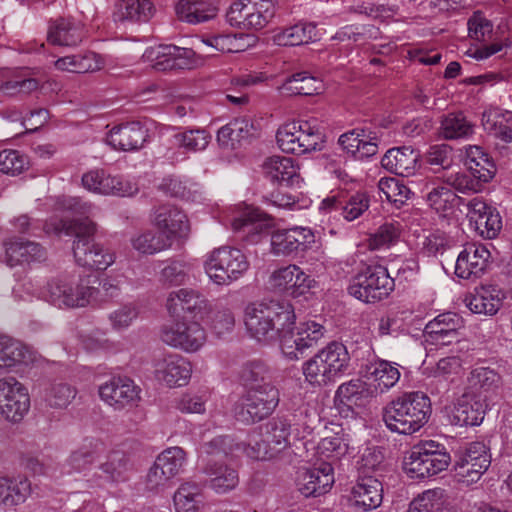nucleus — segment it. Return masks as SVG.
Returning a JSON list of instances; mask_svg holds the SVG:
<instances>
[{
    "label": "nucleus",
    "mask_w": 512,
    "mask_h": 512,
    "mask_svg": "<svg viewBox=\"0 0 512 512\" xmlns=\"http://www.w3.org/2000/svg\"><path fill=\"white\" fill-rule=\"evenodd\" d=\"M140 388L126 376H113L98 387V394L114 410L132 407L140 400Z\"/></svg>",
    "instance_id": "b1692460"
},
{
    "label": "nucleus",
    "mask_w": 512,
    "mask_h": 512,
    "mask_svg": "<svg viewBox=\"0 0 512 512\" xmlns=\"http://www.w3.org/2000/svg\"><path fill=\"white\" fill-rule=\"evenodd\" d=\"M342 149L357 160H364L378 151V138L375 133L354 129L342 134L338 140Z\"/></svg>",
    "instance_id": "72a5a7b5"
},
{
    "label": "nucleus",
    "mask_w": 512,
    "mask_h": 512,
    "mask_svg": "<svg viewBox=\"0 0 512 512\" xmlns=\"http://www.w3.org/2000/svg\"><path fill=\"white\" fill-rule=\"evenodd\" d=\"M166 309L171 316L189 313L193 317L204 319L211 310V303L199 291L190 288H180L171 291L166 299Z\"/></svg>",
    "instance_id": "393cba45"
},
{
    "label": "nucleus",
    "mask_w": 512,
    "mask_h": 512,
    "mask_svg": "<svg viewBox=\"0 0 512 512\" xmlns=\"http://www.w3.org/2000/svg\"><path fill=\"white\" fill-rule=\"evenodd\" d=\"M490 251L484 244L473 242L464 245L455 263V275L461 279L479 278L488 266Z\"/></svg>",
    "instance_id": "bb28decb"
},
{
    "label": "nucleus",
    "mask_w": 512,
    "mask_h": 512,
    "mask_svg": "<svg viewBox=\"0 0 512 512\" xmlns=\"http://www.w3.org/2000/svg\"><path fill=\"white\" fill-rule=\"evenodd\" d=\"M332 464L323 462L318 467L308 469L300 480V491L306 497L327 493L334 483Z\"/></svg>",
    "instance_id": "4c0bfd02"
},
{
    "label": "nucleus",
    "mask_w": 512,
    "mask_h": 512,
    "mask_svg": "<svg viewBox=\"0 0 512 512\" xmlns=\"http://www.w3.org/2000/svg\"><path fill=\"white\" fill-rule=\"evenodd\" d=\"M54 65L57 70L64 72L87 73L103 68L104 60L94 52H87L61 57L55 61Z\"/></svg>",
    "instance_id": "3c124183"
},
{
    "label": "nucleus",
    "mask_w": 512,
    "mask_h": 512,
    "mask_svg": "<svg viewBox=\"0 0 512 512\" xmlns=\"http://www.w3.org/2000/svg\"><path fill=\"white\" fill-rule=\"evenodd\" d=\"M506 292L497 285H482L467 294L463 300L466 308L473 314L494 316L502 308Z\"/></svg>",
    "instance_id": "cd10ccee"
},
{
    "label": "nucleus",
    "mask_w": 512,
    "mask_h": 512,
    "mask_svg": "<svg viewBox=\"0 0 512 512\" xmlns=\"http://www.w3.org/2000/svg\"><path fill=\"white\" fill-rule=\"evenodd\" d=\"M467 216L471 226L483 238L493 239L502 229V219L497 209L480 198H473L467 204Z\"/></svg>",
    "instance_id": "a878e982"
},
{
    "label": "nucleus",
    "mask_w": 512,
    "mask_h": 512,
    "mask_svg": "<svg viewBox=\"0 0 512 512\" xmlns=\"http://www.w3.org/2000/svg\"><path fill=\"white\" fill-rule=\"evenodd\" d=\"M278 403L279 392L271 382L248 388L242 399V409L239 412V417L247 423L260 421L270 415Z\"/></svg>",
    "instance_id": "a211bd4d"
},
{
    "label": "nucleus",
    "mask_w": 512,
    "mask_h": 512,
    "mask_svg": "<svg viewBox=\"0 0 512 512\" xmlns=\"http://www.w3.org/2000/svg\"><path fill=\"white\" fill-rule=\"evenodd\" d=\"M373 392L366 384L359 379L342 383L334 395V405L340 413H348L354 407L364 405L366 399L372 396Z\"/></svg>",
    "instance_id": "ea45409f"
},
{
    "label": "nucleus",
    "mask_w": 512,
    "mask_h": 512,
    "mask_svg": "<svg viewBox=\"0 0 512 512\" xmlns=\"http://www.w3.org/2000/svg\"><path fill=\"white\" fill-rule=\"evenodd\" d=\"M210 140L211 135L204 129H191L174 135L175 144L189 152L206 149Z\"/></svg>",
    "instance_id": "0e129e2a"
},
{
    "label": "nucleus",
    "mask_w": 512,
    "mask_h": 512,
    "mask_svg": "<svg viewBox=\"0 0 512 512\" xmlns=\"http://www.w3.org/2000/svg\"><path fill=\"white\" fill-rule=\"evenodd\" d=\"M150 222L162 235L168 237L172 246L175 242L187 240L191 232L187 214L173 204L155 207L150 214Z\"/></svg>",
    "instance_id": "dca6fc26"
},
{
    "label": "nucleus",
    "mask_w": 512,
    "mask_h": 512,
    "mask_svg": "<svg viewBox=\"0 0 512 512\" xmlns=\"http://www.w3.org/2000/svg\"><path fill=\"white\" fill-rule=\"evenodd\" d=\"M462 327L463 320L456 313L446 312L434 317L426 324L423 331L426 352L429 354L457 344Z\"/></svg>",
    "instance_id": "ddd939ff"
},
{
    "label": "nucleus",
    "mask_w": 512,
    "mask_h": 512,
    "mask_svg": "<svg viewBox=\"0 0 512 512\" xmlns=\"http://www.w3.org/2000/svg\"><path fill=\"white\" fill-rule=\"evenodd\" d=\"M83 36V25L80 22L62 18L50 24L47 40L53 45L72 46L81 42Z\"/></svg>",
    "instance_id": "49530a36"
},
{
    "label": "nucleus",
    "mask_w": 512,
    "mask_h": 512,
    "mask_svg": "<svg viewBox=\"0 0 512 512\" xmlns=\"http://www.w3.org/2000/svg\"><path fill=\"white\" fill-rule=\"evenodd\" d=\"M378 189L385 199L396 207L402 206L410 198V189L399 179L392 177L381 178Z\"/></svg>",
    "instance_id": "680f3d73"
},
{
    "label": "nucleus",
    "mask_w": 512,
    "mask_h": 512,
    "mask_svg": "<svg viewBox=\"0 0 512 512\" xmlns=\"http://www.w3.org/2000/svg\"><path fill=\"white\" fill-rule=\"evenodd\" d=\"M93 206L75 197L62 196L54 201V211L71 213L72 220L51 218L43 227L47 235H74L73 254L78 265L90 269L106 270L115 262V254L101 244L95 242L93 235L95 224L88 220Z\"/></svg>",
    "instance_id": "f257e3e1"
},
{
    "label": "nucleus",
    "mask_w": 512,
    "mask_h": 512,
    "mask_svg": "<svg viewBox=\"0 0 512 512\" xmlns=\"http://www.w3.org/2000/svg\"><path fill=\"white\" fill-rule=\"evenodd\" d=\"M322 324L309 320L288 328L281 336V351L289 360H297L305 350L315 346L325 335Z\"/></svg>",
    "instance_id": "f3484780"
},
{
    "label": "nucleus",
    "mask_w": 512,
    "mask_h": 512,
    "mask_svg": "<svg viewBox=\"0 0 512 512\" xmlns=\"http://www.w3.org/2000/svg\"><path fill=\"white\" fill-rule=\"evenodd\" d=\"M142 58L144 62L158 71L192 69L199 63L192 49L175 45L149 47L143 53Z\"/></svg>",
    "instance_id": "4be33fe9"
},
{
    "label": "nucleus",
    "mask_w": 512,
    "mask_h": 512,
    "mask_svg": "<svg viewBox=\"0 0 512 512\" xmlns=\"http://www.w3.org/2000/svg\"><path fill=\"white\" fill-rule=\"evenodd\" d=\"M502 385V377L497 370L488 366H476L466 379V392L487 396L495 393Z\"/></svg>",
    "instance_id": "c03bdc74"
},
{
    "label": "nucleus",
    "mask_w": 512,
    "mask_h": 512,
    "mask_svg": "<svg viewBox=\"0 0 512 512\" xmlns=\"http://www.w3.org/2000/svg\"><path fill=\"white\" fill-rule=\"evenodd\" d=\"M265 176L273 182L291 187H300L302 179L298 166L290 157L272 156L263 163Z\"/></svg>",
    "instance_id": "e433bc0d"
},
{
    "label": "nucleus",
    "mask_w": 512,
    "mask_h": 512,
    "mask_svg": "<svg viewBox=\"0 0 512 512\" xmlns=\"http://www.w3.org/2000/svg\"><path fill=\"white\" fill-rule=\"evenodd\" d=\"M355 450L351 436L343 428L333 435L323 437L316 446V454L321 460L337 461Z\"/></svg>",
    "instance_id": "79ce46f5"
},
{
    "label": "nucleus",
    "mask_w": 512,
    "mask_h": 512,
    "mask_svg": "<svg viewBox=\"0 0 512 512\" xmlns=\"http://www.w3.org/2000/svg\"><path fill=\"white\" fill-rule=\"evenodd\" d=\"M487 396L465 392L457 399L451 411V422L458 426H478L488 410Z\"/></svg>",
    "instance_id": "c756f323"
},
{
    "label": "nucleus",
    "mask_w": 512,
    "mask_h": 512,
    "mask_svg": "<svg viewBox=\"0 0 512 512\" xmlns=\"http://www.w3.org/2000/svg\"><path fill=\"white\" fill-rule=\"evenodd\" d=\"M275 12L273 0H238L229 7L226 20L232 27L261 30L273 19Z\"/></svg>",
    "instance_id": "9d476101"
},
{
    "label": "nucleus",
    "mask_w": 512,
    "mask_h": 512,
    "mask_svg": "<svg viewBox=\"0 0 512 512\" xmlns=\"http://www.w3.org/2000/svg\"><path fill=\"white\" fill-rule=\"evenodd\" d=\"M430 410V399L425 394L406 393L385 406L383 421L391 432L411 435L427 423Z\"/></svg>",
    "instance_id": "7ed1b4c3"
},
{
    "label": "nucleus",
    "mask_w": 512,
    "mask_h": 512,
    "mask_svg": "<svg viewBox=\"0 0 512 512\" xmlns=\"http://www.w3.org/2000/svg\"><path fill=\"white\" fill-rule=\"evenodd\" d=\"M458 198L446 187H434L427 193L426 201L431 208L443 216L448 215L455 207Z\"/></svg>",
    "instance_id": "69168bd1"
},
{
    "label": "nucleus",
    "mask_w": 512,
    "mask_h": 512,
    "mask_svg": "<svg viewBox=\"0 0 512 512\" xmlns=\"http://www.w3.org/2000/svg\"><path fill=\"white\" fill-rule=\"evenodd\" d=\"M403 231L404 226L401 222L385 221L369 235L367 245L371 250L388 249L400 241Z\"/></svg>",
    "instance_id": "5fc2aeb1"
},
{
    "label": "nucleus",
    "mask_w": 512,
    "mask_h": 512,
    "mask_svg": "<svg viewBox=\"0 0 512 512\" xmlns=\"http://www.w3.org/2000/svg\"><path fill=\"white\" fill-rule=\"evenodd\" d=\"M400 376L398 364L387 360L372 362L366 365L364 371V377L373 386L370 389L373 395L390 390L398 383Z\"/></svg>",
    "instance_id": "f704fd0d"
},
{
    "label": "nucleus",
    "mask_w": 512,
    "mask_h": 512,
    "mask_svg": "<svg viewBox=\"0 0 512 512\" xmlns=\"http://www.w3.org/2000/svg\"><path fill=\"white\" fill-rule=\"evenodd\" d=\"M440 134L445 139L465 138L472 134V125L462 113H450L441 121Z\"/></svg>",
    "instance_id": "052dcab7"
},
{
    "label": "nucleus",
    "mask_w": 512,
    "mask_h": 512,
    "mask_svg": "<svg viewBox=\"0 0 512 512\" xmlns=\"http://www.w3.org/2000/svg\"><path fill=\"white\" fill-rule=\"evenodd\" d=\"M30 409L28 389L16 378H0V414L12 423L20 422Z\"/></svg>",
    "instance_id": "aec40b11"
},
{
    "label": "nucleus",
    "mask_w": 512,
    "mask_h": 512,
    "mask_svg": "<svg viewBox=\"0 0 512 512\" xmlns=\"http://www.w3.org/2000/svg\"><path fill=\"white\" fill-rule=\"evenodd\" d=\"M77 390L65 382L54 383L46 394L47 403L53 408H67L75 399Z\"/></svg>",
    "instance_id": "774afa93"
},
{
    "label": "nucleus",
    "mask_w": 512,
    "mask_h": 512,
    "mask_svg": "<svg viewBox=\"0 0 512 512\" xmlns=\"http://www.w3.org/2000/svg\"><path fill=\"white\" fill-rule=\"evenodd\" d=\"M2 249L0 260L10 267L41 262L46 258V250L39 243L15 237L5 240Z\"/></svg>",
    "instance_id": "c85d7f7f"
},
{
    "label": "nucleus",
    "mask_w": 512,
    "mask_h": 512,
    "mask_svg": "<svg viewBox=\"0 0 512 512\" xmlns=\"http://www.w3.org/2000/svg\"><path fill=\"white\" fill-rule=\"evenodd\" d=\"M99 470L107 481L122 482L128 478L129 460L122 452L115 451L110 453L106 460L100 464Z\"/></svg>",
    "instance_id": "bf43d9fd"
},
{
    "label": "nucleus",
    "mask_w": 512,
    "mask_h": 512,
    "mask_svg": "<svg viewBox=\"0 0 512 512\" xmlns=\"http://www.w3.org/2000/svg\"><path fill=\"white\" fill-rule=\"evenodd\" d=\"M350 365L347 347L331 342L302 364L305 381L314 387H324L346 373Z\"/></svg>",
    "instance_id": "20e7f679"
},
{
    "label": "nucleus",
    "mask_w": 512,
    "mask_h": 512,
    "mask_svg": "<svg viewBox=\"0 0 512 512\" xmlns=\"http://www.w3.org/2000/svg\"><path fill=\"white\" fill-rule=\"evenodd\" d=\"M81 183L87 191L103 196H133L138 192L134 179L116 176L103 169H93L83 174Z\"/></svg>",
    "instance_id": "412c9836"
},
{
    "label": "nucleus",
    "mask_w": 512,
    "mask_h": 512,
    "mask_svg": "<svg viewBox=\"0 0 512 512\" xmlns=\"http://www.w3.org/2000/svg\"><path fill=\"white\" fill-rule=\"evenodd\" d=\"M383 500L382 483L373 477H362L353 486L351 502L358 511L366 512L379 507Z\"/></svg>",
    "instance_id": "c9c22d12"
},
{
    "label": "nucleus",
    "mask_w": 512,
    "mask_h": 512,
    "mask_svg": "<svg viewBox=\"0 0 512 512\" xmlns=\"http://www.w3.org/2000/svg\"><path fill=\"white\" fill-rule=\"evenodd\" d=\"M160 338L172 348L185 353H196L204 347L207 333L198 321L183 317L163 325Z\"/></svg>",
    "instance_id": "9b49d317"
},
{
    "label": "nucleus",
    "mask_w": 512,
    "mask_h": 512,
    "mask_svg": "<svg viewBox=\"0 0 512 512\" xmlns=\"http://www.w3.org/2000/svg\"><path fill=\"white\" fill-rule=\"evenodd\" d=\"M296 315L290 303L260 300L246 305L243 322L248 334L257 341L268 342L279 338L295 324Z\"/></svg>",
    "instance_id": "f03ea898"
},
{
    "label": "nucleus",
    "mask_w": 512,
    "mask_h": 512,
    "mask_svg": "<svg viewBox=\"0 0 512 512\" xmlns=\"http://www.w3.org/2000/svg\"><path fill=\"white\" fill-rule=\"evenodd\" d=\"M98 289L79 274L61 275L51 279L44 291L45 300L59 309L85 308L97 302Z\"/></svg>",
    "instance_id": "39448f33"
},
{
    "label": "nucleus",
    "mask_w": 512,
    "mask_h": 512,
    "mask_svg": "<svg viewBox=\"0 0 512 512\" xmlns=\"http://www.w3.org/2000/svg\"><path fill=\"white\" fill-rule=\"evenodd\" d=\"M394 279L380 265L368 266L353 277L348 291L350 295L365 303L386 298L394 290Z\"/></svg>",
    "instance_id": "1a4fd4ad"
},
{
    "label": "nucleus",
    "mask_w": 512,
    "mask_h": 512,
    "mask_svg": "<svg viewBox=\"0 0 512 512\" xmlns=\"http://www.w3.org/2000/svg\"><path fill=\"white\" fill-rule=\"evenodd\" d=\"M250 268L245 253L233 246L223 245L207 252L203 269L209 281L217 286H229L242 278Z\"/></svg>",
    "instance_id": "423d86ee"
},
{
    "label": "nucleus",
    "mask_w": 512,
    "mask_h": 512,
    "mask_svg": "<svg viewBox=\"0 0 512 512\" xmlns=\"http://www.w3.org/2000/svg\"><path fill=\"white\" fill-rule=\"evenodd\" d=\"M209 316V325L217 336H222L233 330L235 326V318L230 308L225 306H211V310L205 315Z\"/></svg>",
    "instance_id": "338daca9"
},
{
    "label": "nucleus",
    "mask_w": 512,
    "mask_h": 512,
    "mask_svg": "<svg viewBox=\"0 0 512 512\" xmlns=\"http://www.w3.org/2000/svg\"><path fill=\"white\" fill-rule=\"evenodd\" d=\"M172 479L178 475L186 463V453L178 446L162 451L154 461Z\"/></svg>",
    "instance_id": "e2e57ef3"
},
{
    "label": "nucleus",
    "mask_w": 512,
    "mask_h": 512,
    "mask_svg": "<svg viewBox=\"0 0 512 512\" xmlns=\"http://www.w3.org/2000/svg\"><path fill=\"white\" fill-rule=\"evenodd\" d=\"M147 130L139 122H129L114 126L106 136V143L119 151H136L143 147Z\"/></svg>",
    "instance_id": "473e14b6"
},
{
    "label": "nucleus",
    "mask_w": 512,
    "mask_h": 512,
    "mask_svg": "<svg viewBox=\"0 0 512 512\" xmlns=\"http://www.w3.org/2000/svg\"><path fill=\"white\" fill-rule=\"evenodd\" d=\"M491 458L482 442L470 443L459 452L454 464V478L464 486L477 483L490 466Z\"/></svg>",
    "instance_id": "4468645a"
},
{
    "label": "nucleus",
    "mask_w": 512,
    "mask_h": 512,
    "mask_svg": "<svg viewBox=\"0 0 512 512\" xmlns=\"http://www.w3.org/2000/svg\"><path fill=\"white\" fill-rule=\"evenodd\" d=\"M130 243L135 251L144 255H154L166 251L172 247L168 237L156 231L146 229L139 231L130 239Z\"/></svg>",
    "instance_id": "864d4df0"
},
{
    "label": "nucleus",
    "mask_w": 512,
    "mask_h": 512,
    "mask_svg": "<svg viewBox=\"0 0 512 512\" xmlns=\"http://www.w3.org/2000/svg\"><path fill=\"white\" fill-rule=\"evenodd\" d=\"M264 441L279 454L289 446L291 424L283 418H273L263 427Z\"/></svg>",
    "instance_id": "13d9d810"
},
{
    "label": "nucleus",
    "mask_w": 512,
    "mask_h": 512,
    "mask_svg": "<svg viewBox=\"0 0 512 512\" xmlns=\"http://www.w3.org/2000/svg\"><path fill=\"white\" fill-rule=\"evenodd\" d=\"M222 222L234 231L243 230L255 241V237L268 232L274 226L273 219L257 208L244 203L229 207L222 216Z\"/></svg>",
    "instance_id": "2eb2a0df"
},
{
    "label": "nucleus",
    "mask_w": 512,
    "mask_h": 512,
    "mask_svg": "<svg viewBox=\"0 0 512 512\" xmlns=\"http://www.w3.org/2000/svg\"><path fill=\"white\" fill-rule=\"evenodd\" d=\"M407 512H456L453 498L442 488L423 491L409 504Z\"/></svg>",
    "instance_id": "a19ab883"
},
{
    "label": "nucleus",
    "mask_w": 512,
    "mask_h": 512,
    "mask_svg": "<svg viewBox=\"0 0 512 512\" xmlns=\"http://www.w3.org/2000/svg\"><path fill=\"white\" fill-rule=\"evenodd\" d=\"M319 35L314 23L303 22L277 30L273 41L280 46H297L316 41Z\"/></svg>",
    "instance_id": "09e8293b"
},
{
    "label": "nucleus",
    "mask_w": 512,
    "mask_h": 512,
    "mask_svg": "<svg viewBox=\"0 0 512 512\" xmlns=\"http://www.w3.org/2000/svg\"><path fill=\"white\" fill-rule=\"evenodd\" d=\"M316 235L310 227L293 226L271 232L270 252L276 257H289L311 249Z\"/></svg>",
    "instance_id": "6ab92c4d"
},
{
    "label": "nucleus",
    "mask_w": 512,
    "mask_h": 512,
    "mask_svg": "<svg viewBox=\"0 0 512 512\" xmlns=\"http://www.w3.org/2000/svg\"><path fill=\"white\" fill-rule=\"evenodd\" d=\"M254 131V125L249 119L237 118L218 130L217 140L222 146L234 147L236 143L252 136Z\"/></svg>",
    "instance_id": "4d7b16f0"
},
{
    "label": "nucleus",
    "mask_w": 512,
    "mask_h": 512,
    "mask_svg": "<svg viewBox=\"0 0 512 512\" xmlns=\"http://www.w3.org/2000/svg\"><path fill=\"white\" fill-rule=\"evenodd\" d=\"M420 154L411 147L392 148L382 158V166L403 177L415 174L418 169Z\"/></svg>",
    "instance_id": "58836bf2"
},
{
    "label": "nucleus",
    "mask_w": 512,
    "mask_h": 512,
    "mask_svg": "<svg viewBox=\"0 0 512 512\" xmlns=\"http://www.w3.org/2000/svg\"><path fill=\"white\" fill-rule=\"evenodd\" d=\"M35 360V353L26 345L7 335H0V371L19 372Z\"/></svg>",
    "instance_id": "2f4dec72"
},
{
    "label": "nucleus",
    "mask_w": 512,
    "mask_h": 512,
    "mask_svg": "<svg viewBox=\"0 0 512 512\" xmlns=\"http://www.w3.org/2000/svg\"><path fill=\"white\" fill-rule=\"evenodd\" d=\"M175 512H203L206 500L203 489L193 482L182 483L173 495Z\"/></svg>",
    "instance_id": "de8ad7c7"
},
{
    "label": "nucleus",
    "mask_w": 512,
    "mask_h": 512,
    "mask_svg": "<svg viewBox=\"0 0 512 512\" xmlns=\"http://www.w3.org/2000/svg\"><path fill=\"white\" fill-rule=\"evenodd\" d=\"M277 144L285 153L303 155L321 150L323 135L310 121H292L281 125L276 134Z\"/></svg>",
    "instance_id": "6e6552de"
},
{
    "label": "nucleus",
    "mask_w": 512,
    "mask_h": 512,
    "mask_svg": "<svg viewBox=\"0 0 512 512\" xmlns=\"http://www.w3.org/2000/svg\"><path fill=\"white\" fill-rule=\"evenodd\" d=\"M262 437L264 436L262 435ZM237 451H242L247 457L254 460H269L278 455L271 445L264 441V438L260 441L256 435H250L247 446L234 443L229 436L216 437L202 446V452L208 455H229Z\"/></svg>",
    "instance_id": "5701e85b"
},
{
    "label": "nucleus",
    "mask_w": 512,
    "mask_h": 512,
    "mask_svg": "<svg viewBox=\"0 0 512 512\" xmlns=\"http://www.w3.org/2000/svg\"><path fill=\"white\" fill-rule=\"evenodd\" d=\"M451 457L445 447L433 440L415 445L404 459L403 469L412 479L432 477L446 470Z\"/></svg>",
    "instance_id": "0eeeda50"
},
{
    "label": "nucleus",
    "mask_w": 512,
    "mask_h": 512,
    "mask_svg": "<svg viewBox=\"0 0 512 512\" xmlns=\"http://www.w3.org/2000/svg\"><path fill=\"white\" fill-rule=\"evenodd\" d=\"M269 288L291 298L306 297L318 288V281L296 264H287L274 269L268 278Z\"/></svg>",
    "instance_id": "f8f14e48"
},
{
    "label": "nucleus",
    "mask_w": 512,
    "mask_h": 512,
    "mask_svg": "<svg viewBox=\"0 0 512 512\" xmlns=\"http://www.w3.org/2000/svg\"><path fill=\"white\" fill-rule=\"evenodd\" d=\"M155 14V6L151 0H121L116 5L115 17L135 23H146Z\"/></svg>",
    "instance_id": "603ef678"
},
{
    "label": "nucleus",
    "mask_w": 512,
    "mask_h": 512,
    "mask_svg": "<svg viewBox=\"0 0 512 512\" xmlns=\"http://www.w3.org/2000/svg\"><path fill=\"white\" fill-rule=\"evenodd\" d=\"M484 130L504 143L512 141V112L491 107L482 116Z\"/></svg>",
    "instance_id": "a18cd8bd"
},
{
    "label": "nucleus",
    "mask_w": 512,
    "mask_h": 512,
    "mask_svg": "<svg viewBox=\"0 0 512 512\" xmlns=\"http://www.w3.org/2000/svg\"><path fill=\"white\" fill-rule=\"evenodd\" d=\"M279 90L286 95H317L325 90L324 82L307 72L295 73L287 78L279 87Z\"/></svg>",
    "instance_id": "8fccbe9b"
},
{
    "label": "nucleus",
    "mask_w": 512,
    "mask_h": 512,
    "mask_svg": "<svg viewBox=\"0 0 512 512\" xmlns=\"http://www.w3.org/2000/svg\"><path fill=\"white\" fill-rule=\"evenodd\" d=\"M174 10L180 21L198 24L213 19L218 8L214 0H178Z\"/></svg>",
    "instance_id": "37998d69"
},
{
    "label": "nucleus",
    "mask_w": 512,
    "mask_h": 512,
    "mask_svg": "<svg viewBox=\"0 0 512 512\" xmlns=\"http://www.w3.org/2000/svg\"><path fill=\"white\" fill-rule=\"evenodd\" d=\"M209 477V485L218 494L233 490L239 482L235 469L223 464H208L204 470Z\"/></svg>",
    "instance_id": "6e6d98bb"
},
{
    "label": "nucleus",
    "mask_w": 512,
    "mask_h": 512,
    "mask_svg": "<svg viewBox=\"0 0 512 512\" xmlns=\"http://www.w3.org/2000/svg\"><path fill=\"white\" fill-rule=\"evenodd\" d=\"M191 374L190 361L178 354L167 355L155 364L156 379L168 387L185 386L189 382Z\"/></svg>",
    "instance_id": "7c9ffc66"
}]
</instances>
